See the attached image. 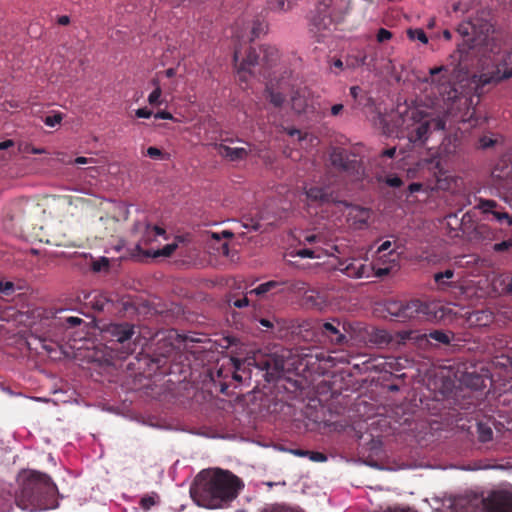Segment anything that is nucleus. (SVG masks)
Here are the masks:
<instances>
[{"mask_svg":"<svg viewBox=\"0 0 512 512\" xmlns=\"http://www.w3.org/2000/svg\"><path fill=\"white\" fill-rule=\"evenodd\" d=\"M362 94V89L359 86H352L350 88V95L355 101H358V98Z\"/></svg>","mask_w":512,"mask_h":512,"instance_id":"nucleus-56","label":"nucleus"},{"mask_svg":"<svg viewBox=\"0 0 512 512\" xmlns=\"http://www.w3.org/2000/svg\"><path fill=\"white\" fill-rule=\"evenodd\" d=\"M260 51L263 54L261 58V62L266 66H272L279 59V50L275 46L271 45H262L260 47ZM241 57V48L236 46L234 49L233 60L235 66L238 67L239 73L249 72L251 67L260 63L259 54L255 49L249 48L247 55L245 58Z\"/></svg>","mask_w":512,"mask_h":512,"instance_id":"nucleus-10","label":"nucleus"},{"mask_svg":"<svg viewBox=\"0 0 512 512\" xmlns=\"http://www.w3.org/2000/svg\"><path fill=\"white\" fill-rule=\"evenodd\" d=\"M260 512H304L303 510L283 504L266 505Z\"/></svg>","mask_w":512,"mask_h":512,"instance_id":"nucleus-34","label":"nucleus"},{"mask_svg":"<svg viewBox=\"0 0 512 512\" xmlns=\"http://www.w3.org/2000/svg\"><path fill=\"white\" fill-rule=\"evenodd\" d=\"M367 56L365 54L357 55V56H348L345 59V67L350 69H355L360 66H363L366 62Z\"/></svg>","mask_w":512,"mask_h":512,"instance_id":"nucleus-35","label":"nucleus"},{"mask_svg":"<svg viewBox=\"0 0 512 512\" xmlns=\"http://www.w3.org/2000/svg\"><path fill=\"white\" fill-rule=\"evenodd\" d=\"M267 99H269L270 103L275 107H281L285 102V96L282 92L275 90L272 86L266 87Z\"/></svg>","mask_w":512,"mask_h":512,"instance_id":"nucleus-31","label":"nucleus"},{"mask_svg":"<svg viewBox=\"0 0 512 512\" xmlns=\"http://www.w3.org/2000/svg\"><path fill=\"white\" fill-rule=\"evenodd\" d=\"M321 332L334 344L340 345L346 341V336L340 332L338 326L331 322H325L321 327Z\"/></svg>","mask_w":512,"mask_h":512,"instance_id":"nucleus-22","label":"nucleus"},{"mask_svg":"<svg viewBox=\"0 0 512 512\" xmlns=\"http://www.w3.org/2000/svg\"><path fill=\"white\" fill-rule=\"evenodd\" d=\"M267 8L273 12L286 13L293 8V2L287 0H266Z\"/></svg>","mask_w":512,"mask_h":512,"instance_id":"nucleus-27","label":"nucleus"},{"mask_svg":"<svg viewBox=\"0 0 512 512\" xmlns=\"http://www.w3.org/2000/svg\"><path fill=\"white\" fill-rule=\"evenodd\" d=\"M403 340L416 339L417 336H414V331H404L401 335Z\"/></svg>","mask_w":512,"mask_h":512,"instance_id":"nucleus-64","label":"nucleus"},{"mask_svg":"<svg viewBox=\"0 0 512 512\" xmlns=\"http://www.w3.org/2000/svg\"><path fill=\"white\" fill-rule=\"evenodd\" d=\"M243 488V481L231 471L211 468L197 474L190 494L200 507L221 509L230 506Z\"/></svg>","mask_w":512,"mask_h":512,"instance_id":"nucleus-1","label":"nucleus"},{"mask_svg":"<svg viewBox=\"0 0 512 512\" xmlns=\"http://www.w3.org/2000/svg\"><path fill=\"white\" fill-rule=\"evenodd\" d=\"M92 302V307L97 311H103L106 303L108 302L102 295H95Z\"/></svg>","mask_w":512,"mask_h":512,"instance_id":"nucleus-44","label":"nucleus"},{"mask_svg":"<svg viewBox=\"0 0 512 512\" xmlns=\"http://www.w3.org/2000/svg\"><path fill=\"white\" fill-rule=\"evenodd\" d=\"M454 277V271L452 269H447L444 272H437L434 274V281L437 285V289L444 291L449 287H452V282L449 281Z\"/></svg>","mask_w":512,"mask_h":512,"instance_id":"nucleus-24","label":"nucleus"},{"mask_svg":"<svg viewBox=\"0 0 512 512\" xmlns=\"http://www.w3.org/2000/svg\"><path fill=\"white\" fill-rule=\"evenodd\" d=\"M181 343L180 335L175 331L167 332L166 335L158 339L151 362H153L157 368L164 366L168 358L178 353Z\"/></svg>","mask_w":512,"mask_h":512,"instance_id":"nucleus-12","label":"nucleus"},{"mask_svg":"<svg viewBox=\"0 0 512 512\" xmlns=\"http://www.w3.org/2000/svg\"><path fill=\"white\" fill-rule=\"evenodd\" d=\"M401 119L403 128L407 130V137L413 144H423L432 130L443 131L446 127L444 117H429L418 108H407Z\"/></svg>","mask_w":512,"mask_h":512,"instance_id":"nucleus-4","label":"nucleus"},{"mask_svg":"<svg viewBox=\"0 0 512 512\" xmlns=\"http://www.w3.org/2000/svg\"><path fill=\"white\" fill-rule=\"evenodd\" d=\"M147 156L152 159H160L163 156L162 151L157 147H149L146 152Z\"/></svg>","mask_w":512,"mask_h":512,"instance_id":"nucleus-51","label":"nucleus"},{"mask_svg":"<svg viewBox=\"0 0 512 512\" xmlns=\"http://www.w3.org/2000/svg\"><path fill=\"white\" fill-rule=\"evenodd\" d=\"M157 497L156 494L154 495H145L140 500V506L143 510L148 511L152 506L156 504L155 498Z\"/></svg>","mask_w":512,"mask_h":512,"instance_id":"nucleus-41","label":"nucleus"},{"mask_svg":"<svg viewBox=\"0 0 512 512\" xmlns=\"http://www.w3.org/2000/svg\"><path fill=\"white\" fill-rule=\"evenodd\" d=\"M483 384V378L479 375L472 377L471 386L475 389L479 388Z\"/></svg>","mask_w":512,"mask_h":512,"instance_id":"nucleus-58","label":"nucleus"},{"mask_svg":"<svg viewBox=\"0 0 512 512\" xmlns=\"http://www.w3.org/2000/svg\"><path fill=\"white\" fill-rule=\"evenodd\" d=\"M109 268V260L105 257L100 258L92 263V269L94 272H101Z\"/></svg>","mask_w":512,"mask_h":512,"instance_id":"nucleus-43","label":"nucleus"},{"mask_svg":"<svg viewBox=\"0 0 512 512\" xmlns=\"http://www.w3.org/2000/svg\"><path fill=\"white\" fill-rule=\"evenodd\" d=\"M428 338L433 339L439 343L448 345L454 338V334L452 332H444L441 330L431 331L428 335Z\"/></svg>","mask_w":512,"mask_h":512,"instance_id":"nucleus-32","label":"nucleus"},{"mask_svg":"<svg viewBox=\"0 0 512 512\" xmlns=\"http://www.w3.org/2000/svg\"><path fill=\"white\" fill-rule=\"evenodd\" d=\"M269 25L262 17H256L251 24L239 30L238 24L235 27L234 37L240 42H252L268 32Z\"/></svg>","mask_w":512,"mask_h":512,"instance_id":"nucleus-15","label":"nucleus"},{"mask_svg":"<svg viewBox=\"0 0 512 512\" xmlns=\"http://www.w3.org/2000/svg\"><path fill=\"white\" fill-rule=\"evenodd\" d=\"M478 143L480 148L487 149L493 147L496 143V140L493 139L491 136L483 135L479 138Z\"/></svg>","mask_w":512,"mask_h":512,"instance_id":"nucleus-46","label":"nucleus"},{"mask_svg":"<svg viewBox=\"0 0 512 512\" xmlns=\"http://www.w3.org/2000/svg\"><path fill=\"white\" fill-rule=\"evenodd\" d=\"M391 242L390 241H384L379 247H378V250L377 252L378 253H381V252H384V251H387L388 249H390L391 247Z\"/></svg>","mask_w":512,"mask_h":512,"instance_id":"nucleus-63","label":"nucleus"},{"mask_svg":"<svg viewBox=\"0 0 512 512\" xmlns=\"http://www.w3.org/2000/svg\"><path fill=\"white\" fill-rule=\"evenodd\" d=\"M62 119H63L62 114L56 113L52 116H46L44 118V123H45V125H47L49 127H55L56 125L61 123Z\"/></svg>","mask_w":512,"mask_h":512,"instance_id":"nucleus-45","label":"nucleus"},{"mask_svg":"<svg viewBox=\"0 0 512 512\" xmlns=\"http://www.w3.org/2000/svg\"><path fill=\"white\" fill-rule=\"evenodd\" d=\"M407 36L410 40H419L423 44L428 43V37L426 36L424 30L421 28L408 29Z\"/></svg>","mask_w":512,"mask_h":512,"instance_id":"nucleus-37","label":"nucleus"},{"mask_svg":"<svg viewBox=\"0 0 512 512\" xmlns=\"http://www.w3.org/2000/svg\"><path fill=\"white\" fill-rule=\"evenodd\" d=\"M38 209L39 205L35 201L20 198L11 203L7 216L11 221L22 223L32 218Z\"/></svg>","mask_w":512,"mask_h":512,"instance_id":"nucleus-14","label":"nucleus"},{"mask_svg":"<svg viewBox=\"0 0 512 512\" xmlns=\"http://www.w3.org/2000/svg\"><path fill=\"white\" fill-rule=\"evenodd\" d=\"M395 154H396V148L395 147H391V148L385 149L381 153V155L383 157H387V158H393L395 156Z\"/></svg>","mask_w":512,"mask_h":512,"instance_id":"nucleus-60","label":"nucleus"},{"mask_svg":"<svg viewBox=\"0 0 512 512\" xmlns=\"http://www.w3.org/2000/svg\"><path fill=\"white\" fill-rule=\"evenodd\" d=\"M512 78V49L498 54L493 65L479 76H473V84L478 94H484L489 87Z\"/></svg>","mask_w":512,"mask_h":512,"instance_id":"nucleus-6","label":"nucleus"},{"mask_svg":"<svg viewBox=\"0 0 512 512\" xmlns=\"http://www.w3.org/2000/svg\"><path fill=\"white\" fill-rule=\"evenodd\" d=\"M259 323L261 324L262 327H264L266 330H270L274 327V323L272 320L270 319H266V318H261L259 320Z\"/></svg>","mask_w":512,"mask_h":512,"instance_id":"nucleus-57","label":"nucleus"},{"mask_svg":"<svg viewBox=\"0 0 512 512\" xmlns=\"http://www.w3.org/2000/svg\"><path fill=\"white\" fill-rule=\"evenodd\" d=\"M476 208L483 214L492 215L497 222H506L508 226H512V215H509L495 200L480 198Z\"/></svg>","mask_w":512,"mask_h":512,"instance_id":"nucleus-16","label":"nucleus"},{"mask_svg":"<svg viewBox=\"0 0 512 512\" xmlns=\"http://www.w3.org/2000/svg\"><path fill=\"white\" fill-rule=\"evenodd\" d=\"M105 331L115 341L123 344L132 339L135 334V326L128 322L112 323L106 328Z\"/></svg>","mask_w":512,"mask_h":512,"instance_id":"nucleus-17","label":"nucleus"},{"mask_svg":"<svg viewBox=\"0 0 512 512\" xmlns=\"http://www.w3.org/2000/svg\"><path fill=\"white\" fill-rule=\"evenodd\" d=\"M477 434H478V440L482 443H486V442L492 440V437H493V431H492L491 427L482 422L477 424Z\"/></svg>","mask_w":512,"mask_h":512,"instance_id":"nucleus-33","label":"nucleus"},{"mask_svg":"<svg viewBox=\"0 0 512 512\" xmlns=\"http://www.w3.org/2000/svg\"><path fill=\"white\" fill-rule=\"evenodd\" d=\"M422 189V185L420 183H411L408 186V191L413 194L415 192H418Z\"/></svg>","mask_w":512,"mask_h":512,"instance_id":"nucleus-61","label":"nucleus"},{"mask_svg":"<svg viewBox=\"0 0 512 512\" xmlns=\"http://www.w3.org/2000/svg\"><path fill=\"white\" fill-rule=\"evenodd\" d=\"M387 313L396 321L431 320L435 317L432 304L413 299L410 301L389 300L386 303Z\"/></svg>","mask_w":512,"mask_h":512,"instance_id":"nucleus-7","label":"nucleus"},{"mask_svg":"<svg viewBox=\"0 0 512 512\" xmlns=\"http://www.w3.org/2000/svg\"><path fill=\"white\" fill-rule=\"evenodd\" d=\"M282 285H286V290L290 293L307 294L309 291L307 283L302 280L284 281Z\"/></svg>","mask_w":512,"mask_h":512,"instance_id":"nucleus-30","label":"nucleus"},{"mask_svg":"<svg viewBox=\"0 0 512 512\" xmlns=\"http://www.w3.org/2000/svg\"><path fill=\"white\" fill-rule=\"evenodd\" d=\"M461 507L462 512H512V493L493 491L486 499L474 497Z\"/></svg>","mask_w":512,"mask_h":512,"instance_id":"nucleus-9","label":"nucleus"},{"mask_svg":"<svg viewBox=\"0 0 512 512\" xmlns=\"http://www.w3.org/2000/svg\"><path fill=\"white\" fill-rule=\"evenodd\" d=\"M156 119L175 120L173 115L168 111H158L154 114Z\"/></svg>","mask_w":512,"mask_h":512,"instance_id":"nucleus-54","label":"nucleus"},{"mask_svg":"<svg viewBox=\"0 0 512 512\" xmlns=\"http://www.w3.org/2000/svg\"><path fill=\"white\" fill-rule=\"evenodd\" d=\"M306 198L312 203H330L336 200V197L330 187L313 186L305 190Z\"/></svg>","mask_w":512,"mask_h":512,"instance_id":"nucleus-20","label":"nucleus"},{"mask_svg":"<svg viewBox=\"0 0 512 512\" xmlns=\"http://www.w3.org/2000/svg\"><path fill=\"white\" fill-rule=\"evenodd\" d=\"M306 89H298L291 96V106L296 113H303L308 107Z\"/></svg>","mask_w":512,"mask_h":512,"instance_id":"nucleus-23","label":"nucleus"},{"mask_svg":"<svg viewBox=\"0 0 512 512\" xmlns=\"http://www.w3.org/2000/svg\"><path fill=\"white\" fill-rule=\"evenodd\" d=\"M469 90L459 92L457 88L450 87L444 97L445 115L447 118H453L456 121L466 122L472 118L475 113L474 98L477 100L482 94H478L473 84V78L469 82Z\"/></svg>","mask_w":512,"mask_h":512,"instance_id":"nucleus-5","label":"nucleus"},{"mask_svg":"<svg viewBox=\"0 0 512 512\" xmlns=\"http://www.w3.org/2000/svg\"><path fill=\"white\" fill-rule=\"evenodd\" d=\"M295 256L301 257V258H318L319 255L317 254V251L310 248H301L295 251Z\"/></svg>","mask_w":512,"mask_h":512,"instance_id":"nucleus-42","label":"nucleus"},{"mask_svg":"<svg viewBox=\"0 0 512 512\" xmlns=\"http://www.w3.org/2000/svg\"><path fill=\"white\" fill-rule=\"evenodd\" d=\"M512 248V239L502 241L500 243H496L493 245V250L495 252H505Z\"/></svg>","mask_w":512,"mask_h":512,"instance_id":"nucleus-47","label":"nucleus"},{"mask_svg":"<svg viewBox=\"0 0 512 512\" xmlns=\"http://www.w3.org/2000/svg\"><path fill=\"white\" fill-rule=\"evenodd\" d=\"M177 247H178L177 243L173 242V243L165 245L162 249H154V248L146 249V251H144V255L147 257H153V258L169 257L175 252Z\"/></svg>","mask_w":512,"mask_h":512,"instance_id":"nucleus-25","label":"nucleus"},{"mask_svg":"<svg viewBox=\"0 0 512 512\" xmlns=\"http://www.w3.org/2000/svg\"><path fill=\"white\" fill-rule=\"evenodd\" d=\"M152 114V111L147 108H139L135 111V115L138 118H150Z\"/></svg>","mask_w":512,"mask_h":512,"instance_id":"nucleus-52","label":"nucleus"},{"mask_svg":"<svg viewBox=\"0 0 512 512\" xmlns=\"http://www.w3.org/2000/svg\"><path fill=\"white\" fill-rule=\"evenodd\" d=\"M330 160L335 168L345 173L353 180H359L364 173L361 161L357 159L355 154L349 153L345 149H333Z\"/></svg>","mask_w":512,"mask_h":512,"instance_id":"nucleus-11","label":"nucleus"},{"mask_svg":"<svg viewBox=\"0 0 512 512\" xmlns=\"http://www.w3.org/2000/svg\"><path fill=\"white\" fill-rule=\"evenodd\" d=\"M493 32V25L488 20L480 17L460 23L457 27V33L461 38V41L457 43L460 60H462L463 55H467L473 50L483 56L487 52L496 54L500 48L491 36Z\"/></svg>","mask_w":512,"mask_h":512,"instance_id":"nucleus-3","label":"nucleus"},{"mask_svg":"<svg viewBox=\"0 0 512 512\" xmlns=\"http://www.w3.org/2000/svg\"><path fill=\"white\" fill-rule=\"evenodd\" d=\"M335 270L343 273L350 278H368L371 275L373 267L366 263V260L359 258H349L340 260Z\"/></svg>","mask_w":512,"mask_h":512,"instance_id":"nucleus-13","label":"nucleus"},{"mask_svg":"<svg viewBox=\"0 0 512 512\" xmlns=\"http://www.w3.org/2000/svg\"><path fill=\"white\" fill-rule=\"evenodd\" d=\"M370 340L378 345H387L391 342V335L384 329H373Z\"/></svg>","mask_w":512,"mask_h":512,"instance_id":"nucleus-29","label":"nucleus"},{"mask_svg":"<svg viewBox=\"0 0 512 512\" xmlns=\"http://www.w3.org/2000/svg\"><path fill=\"white\" fill-rule=\"evenodd\" d=\"M280 286H282V282L271 280L260 284L256 288L250 290L249 293L257 296H263L272 290L278 289Z\"/></svg>","mask_w":512,"mask_h":512,"instance_id":"nucleus-28","label":"nucleus"},{"mask_svg":"<svg viewBox=\"0 0 512 512\" xmlns=\"http://www.w3.org/2000/svg\"><path fill=\"white\" fill-rule=\"evenodd\" d=\"M291 351L281 349L266 355H256L253 358L254 365L264 371V378L267 382H273L281 376L282 373L290 371L294 362L290 361Z\"/></svg>","mask_w":512,"mask_h":512,"instance_id":"nucleus-8","label":"nucleus"},{"mask_svg":"<svg viewBox=\"0 0 512 512\" xmlns=\"http://www.w3.org/2000/svg\"><path fill=\"white\" fill-rule=\"evenodd\" d=\"M222 237H224V238H232L233 237V233L226 230V231H223L221 234H219V233H212L211 234V238L215 239L216 241H221Z\"/></svg>","mask_w":512,"mask_h":512,"instance_id":"nucleus-53","label":"nucleus"},{"mask_svg":"<svg viewBox=\"0 0 512 512\" xmlns=\"http://www.w3.org/2000/svg\"><path fill=\"white\" fill-rule=\"evenodd\" d=\"M60 319L61 324L66 328H73L83 323V320L81 318L75 316L63 317Z\"/></svg>","mask_w":512,"mask_h":512,"instance_id":"nucleus-40","label":"nucleus"},{"mask_svg":"<svg viewBox=\"0 0 512 512\" xmlns=\"http://www.w3.org/2000/svg\"><path fill=\"white\" fill-rule=\"evenodd\" d=\"M378 180H379V182H384L386 185L393 187V188H398L403 185L402 179L395 174H390V175H387L384 177H380Z\"/></svg>","mask_w":512,"mask_h":512,"instance_id":"nucleus-39","label":"nucleus"},{"mask_svg":"<svg viewBox=\"0 0 512 512\" xmlns=\"http://www.w3.org/2000/svg\"><path fill=\"white\" fill-rule=\"evenodd\" d=\"M19 289L21 290L22 287H16V285L12 281H3L0 280V293L5 296H12L15 291Z\"/></svg>","mask_w":512,"mask_h":512,"instance_id":"nucleus-38","label":"nucleus"},{"mask_svg":"<svg viewBox=\"0 0 512 512\" xmlns=\"http://www.w3.org/2000/svg\"><path fill=\"white\" fill-rule=\"evenodd\" d=\"M159 236H162L164 239L167 238L165 229L156 225L147 224L141 239L136 245V249L144 254L145 250L143 247L151 245Z\"/></svg>","mask_w":512,"mask_h":512,"instance_id":"nucleus-19","label":"nucleus"},{"mask_svg":"<svg viewBox=\"0 0 512 512\" xmlns=\"http://www.w3.org/2000/svg\"><path fill=\"white\" fill-rule=\"evenodd\" d=\"M285 131L291 137H298L299 140L303 139L302 132L297 128H285Z\"/></svg>","mask_w":512,"mask_h":512,"instance_id":"nucleus-55","label":"nucleus"},{"mask_svg":"<svg viewBox=\"0 0 512 512\" xmlns=\"http://www.w3.org/2000/svg\"><path fill=\"white\" fill-rule=\"evenodd\" d=\"M229 304L236 308H243L249 305V299L247 296H243L237 299H230Z\"/></svg>","mask_w":512,"mask_h":512,"instance_id":"nucleus-48","label":"nucleus"},{"mask_svg":"<svg viewBox=\"0 0 512 512\" xmlns=\"http://www.w3.org/2000/svg\"><path fill=\"white\" fill-rule=\"evenodd\" d=\"M153 85H155V89L149 94L148 96V102L152 106L160 105V97L162 94V90L159 86V83L156 79H153L152 81Z\"/></svg>","mask_w":512,"mask_h":512,"instance_id":"nucleus-36","label":"nucleus"},{"mask_svg":"<svg viewBox=\"0 0 512 512\" xmlns=\"http://www.w3.org/2000/svg\"><path fill=\"white\" fill-rule=\"evenodd\" d=\"M217 151L221 156L228 158L230 161L243 160L248 156V153H249L246 148H243V147L232 148V147L227 146L222 143L217 145Z\"/></svg>","mask_w":512,"mask_h":512,"instance_id":"nucleus-21","label":"nucleus"},{"mask_svg":"<svg viewBox=\"0 0 512 512\" xmlns=\"http://www.w3.org/2000/svg\"><path fill=\"white\" fill-rule=\"evenodd\" d=\"M18 484L13 499L21 510L35 512L58 507V488L48 474L37 470L22 471Z\"/></svg>","mask_w":512,"mask_h":512,"instance_id":"nucleus-2","label":"nucleus"},{"mask_svg":"<svg viewBox=\"0 0 512 512\" xmlns=\"http://www.w3.org/2000/svg\"><path fill=\"white\" fill-rule=\"evenodd\" d=\"M57 23H58L59 25H63V26L68 25V24L70 23V18H69V16H67V15L59 16V17L57 18Z\"/></svg>","mask_w":512,"mask_h":512,"instance_id":"nucleus-62","label":"nucleus"},{"mask_svg":"<svg viewBox=\"0 0 512 512\" xmlns=\"http://www.w3.org/2000/svg\"><path fill=\"white\" fill-rule=\"evenodd\" d=\"M392 38V33L384 28H380L377 33V40L379 42H384Z\"/></svg>","mask_w":512,"mask_h":512,"instance_id":"nucleus-50","label":"nucleus"},{"mask_svg":"<svg viewBox=\"0 0 512 512\" xmlns=\"http://www.w3.org/2000/svg\"><path fill=\"white\" fill-rule=\"evenodd\" d=\"M447 71V67L443 65L439 67H433L429 70L430 78L426 79V81L435 85H444L448 81V79L442 73Z\"/></svg>","mask_w":512,"mask_h":512,"instance_id":"nucleus-26","label":"nucleus"},{"mask_svg":"<svg viewBox=\"0 0 512 512\" xmlns=\"http://www.w3.org/2000/svg\"><path fill=\"white\" fill-rule=\"evenodd\" d=\"M370 216V209L360 207L358 205H351L349 207L347 218L353 228L364 229L368 225Z\"/></svg>","mask_w":512,"mask_h":512,"instance_id":"nucleus-18","label":"nucleus"},{"mask_svg":"<svg viewBox=\"0 0 512 512\" xmlns=\"http://www.w3.org/2000/svg\"><path fill=\"white\" fill-rule=\"evenodd\" d=\"M308 457L314 462H325L327 460V456L324 453L315 451H310V453H308Z\"/></svg>","mask_w":512,"mask_h":512,"instance_id":"nucleus-49","label":"nucleus"},{"mask_svg":"<svg viewBox=\"0 0 512 512\" xmlns=\"http://www.w3.org/2000/svg\"><path fill=\"white\" fill-rule=\"evenodd\" d=\"M95 160L93 158H86V157H77L75 160H74V163L75 164H88V163H94Z\"/></svg>","mask_w":512,"mask_h":512,"instance_id":"nucleus-59","label":"nucleus"}]
</instances>
